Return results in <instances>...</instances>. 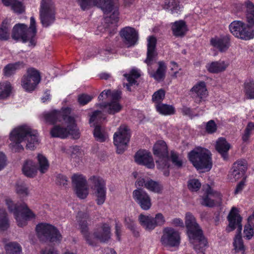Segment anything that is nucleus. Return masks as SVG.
Instances as JSON below:
<instances>
[{"label":"nucleus","mask_w":254,"mask_h":254,"mask_svg":"<svg viewBox=\"0 0 254 254\" xmlns=\"http://www.w3.org/2000/svg\"><path fill=\"white\" fill-rule=\"evenodd\" d=\"M16 193L21 197H26L29 195V190L27 186L23 183H18L16 185Z\"/></svg>","instance_id":"09e8293b"},{"label":"nucleus","mask_w":254,"mask_h":254,"mask_svg":"<svg viewBox=\"0 0 254 254\" xmlns=\"http://www.w3.org/2000/svg\"><path fill=\"white\" fill-rule=\"evenodd\" d=\"M253 129H254V123H249L245 129V133L242 137L243 140L244 141H247L249 139L251 134V131Z\"/></svg>","instance_id":"bf43d9fd"},{"label":"nucleus","mask_w":254,"mask_h":254,"mask_svg":"<svg viewBox=\"0 0 254 254\" xmlns=\"http://www.w3.org/2000/svg\"><path fill=\"white\" fill-rule=\"evenodd\" d=\"M247 22L250 26L254 25V12L247 13Z\"/></svg>","instance_id":"774afa93"},{"label":"nucleus","mask_w":254,"mask_h":254,"mask_svg":"<svg viewBox=\"0 0 254 254\" xmlns=\"http://www.w3.org/2000/svg\"><path fill=\"white\" fill-rule=\"evenodd\" d=\"M188 188L192 191H197L201 187V183L197 179H192L188 182Z\"/></svg>","instance_id":"864d4df0"},{"label":"nucleus","mask_w":254,"mask_h":254,"mask_svg":"<svg viewBox=\"0 0 254 254\" xmlns=\"http://www.w3.org/2000/svg\"><path fill=\"white\" fill-rule=\"evenodd\" d=\"M233 245L237 252L244 251L245 248L241 236L238 234L234 239Z\"/></svg>","instance_id":"603ef678"},{"label":"nucleus","mask_w":254,"mask_h":254,"mask_svg":"<svg viewBox=\"0 0 254 254\" xmlns=\"http://www.w3.org/2000/svg\"><path fill=\"white\" fill-rule=\"evenodd\" d=\"M38 237L43 241L60 243L63 237L58 229L54 226L42 223L36 226Z\"/></svg>","instance_id":"6e6552de"},{"label":"nucleus","mask_w":254,"mask_h":254,"mask_svg":"<svg viewBox=\"0 0 254 254\" xmlns=\"http://www.w3.org/2000/svg\"><path fill=\"white\" fill-rule=\"evenodd\" d=\"M120 35L124 45L127 48L134 46L138 40V33L132 27L127 26L122 29Z\"/></svg>","instance_id":"5701e85b"},{"label":"nucleus","mask_w":254,"mask_h":254,"mask_svg":"<svg viewBox=\"0 0 254 254\" xmlns=\"http://www.w3.org/2000/svg\"><path fill=\"white\" fill-rule=\"evenodd\" d=\"M82 10H88L93 6L100 8L103 12L108 14L113 12L110 19L112 23H116L119 19V0H76Z\"/></svg>","instance_id":"7ed1b4c3"},{"label":"nucleus","mask_w":254,"mask_h":254,"mask_svg":"<svg viewBox=\"0 0 254 254\" xmlns=\"http://www.w3.org/2000/svg\"><path fill=\"white\" fill-rule=\"evenodd\" d=\"M153 217L150 215H145L140 214L138 216V221L146 230L151 231L155 229V224L153 222Z\"/></svg>","instance_id":"7c9ffc66"},{"label":"nucleus","mask_w":254,"mask_h":254,"mask_svg":"<svg viewBox=\"0 0 254 254\" xmlns=\"http://www.w3.org/2000/svg\"><path fill=\"white\" fill-rule=\"evenodd\" d=\"M124 76L126 77L128 83L126 84L127 88L128 91H130V86L135 84L136 82V79L138 78L140 74L138 70L132 69L128 74H125Z\"/></svg>","instance_id":"58836bf2"},{"label":"nucleus","mask_w":254,"mask_h":254,"mask_svg":"<svg viewBox=\"0 0 254 254\" xmlns=\"http://www.w3.org/2000/svg\"><path fill=\"white\" fill-rule=\"evenodd\" d=\"M165 96V91L163 89H160L157 91L155 92L152 97V100L155 104V106L157 104L162 103Z\"/></svg>","instance_id":"de8ad7c7"},{"label":"nucleus","mask_w":254,"mask_h":254,"mask_svg":"<svg viewBox=\"0 0 254 254\" xmlns=\"http://www.w3.org/2000/svg\"><path fill=\"white\" fill-rule=\"evenodd\" d=\"M217 126L213 120H210L207 122L206 125V130L209 133H212L216 131Z\"/></svg>","instance_id":"0e129e2a"},{"label":"nucleus","mask_w":254,"mask_h":254,"mask_svg":"<svg viewBox=\"0 0 254 254\" xmlns=\"http://www.w3.org/2000/svg\"><path fill=\"white\" fill-rule=\"evenodd\" d=\"M164 9L170 8L171 13L172 14H179L181 11V7L179 4V1L176 0H165L163 4Z\"/></svg>","instance_id":"c9c22d12"},{"label":"nucleus","mask_w":254,"mask_h":254,"mask_svg":"<svg viewBox=\"0 0 254 254\" xmlns=\"http://www.w3.org/2000/svg\"><path fill=\"white\" fill-rule=\"evenodd\" d=\"M221 202V194L213 190L208 186L206 190L205 194L201 199V204L206 206L212 207L216 205H219Z\"/></svg>","instance_id":"aec40b11"},{"label":"nucleus","mask_w":254,"mask_h":254,"mask_svg":"<svg viewBox=\"0 0 254 254\" xmlns=\"http://www.w3.org/2000/svg\"><path fill=\"white\" fill-rule=\"evenodd\" d=\"M134 160L137 164L144 165L148 168L154 167V163L150 153L146 150H140L137 151L134 156Z\"/></svg>","instance_id":"393cba45"},{"label":"nucleus","mask_w":254,"mask_h":254,"mask_svg":"<svg viewBox=\"0 0 254 254\" xmlns=\"http://www.w3.org/2000/svg\"><path fill=\"white\" fill-rule=\"evenodd\" d=\"M244 91L248 98L254 99V80H250L245 83Z\"/></svg>","instance_id":"49530a36"},{"label":"nucleus","mask_w":254,"mask_h":254,"mask_svg":"<svg viewBox=\"0 0 254 254\" xmlns=\"http://www.w3.org/2000/svg\"><path fill=\"white\" fill-rule=\"evenodd\" d=\"M125 223L127 227L134 233L135 236H138V232H135L134 221L129 217L125 218Z\"/></svg>","instance_id":"13d9d810"},{"label":"nucleus","mask_w":254,"mask_h":254,"mask_svg":"<svg viewBox=\"0 0 254 254\" xmlns=\"http://www.w3.org/2000/svg\"><path fill=\"white\" fill-rule=\"evenodd\" d=\"M23 66L22 62H16L7 64L3 68V73L6 76L9 77L14 74L16 71Z\"/></svg>","instance_id":"e433bc0d"},{"label":"nucleus","mask_w":254,"mask_h":254,"mask_svg":"<svg viewBox=\"0 0 254 254\" xmlns=\"http://www.w3.org/2000/svg\"><path fill=\"white\" fill-rule=\"evenodd\" d=\"M105 117H104L103 113L100 111H96L94 112L90 117L89 120V123L92 126V123L93 126L95 125V123L101 122L102 120H105Z\"/></svg>","instance_id":"8fccbe9b"},{"label":"nucleus","mask_w":254,"mask_h":254,"mask_svg":"<svg viewBox=\"0 0 254 254\" xmlns=\"http://www.w3.org/2000/svg\"><path fill=\"white\" fill-rule=\"evenodd\" d=\"M5 202L9 211L14 214L17 225L19 227L26 226L28 220L35 217L34 213L24 202L15 204L9 198H5Z\"/></svg>","instance_id":"39448f33"},{"label":"nucleus","mask_w":254,"mask_h":254,"mask_svg":"<svg viewBox=\"0 0 254 254\" xmlns=\"http://www.w3.org/2000/svg\"><path fill=\"white\" fill-rule=\"evenodd\" d=\"M74 191L80 199L85 198L88 193V188L85 177L82 175L74 174L71 178Z\"/></svg>","instance_id":"f3484780"},{"label":"nucleus","mask_w":254,"mask_h":254,"mask_svg":"<svg viewBox=\"0 0 254 254\" xmlns=\"http://www.w3.org/2000/svg\"><path fill=\"white\" fill-rule=\"evenodd\" d=\"M96 140L99 142L105 141L108 138V135L104 128L100 126H95L93 132Z\"/></svg>","instance_id":"4c0bfd02"},{"label":"nucleus","mask_w":254,"mask_h":254,"mask_svg":"<svg viewBox=\"0 0 254 254\" xmlns=\"http://www.w3.org/2000/svg\"><path fill=\"white\" fill-rule=\"evenodd\" d=\"M132 197L140 208L144 210H149L151 206V199L149 195L144 190L137 189L133 191Z\"/></svg>","instance_id":"4be33fe9"},{"label":"nucleus","mask_w":254,"mask_h":254,"mask_svg":"<svg viewBox=\"0 0 254 254\" xmlns=\"http://www.w3.org/2000/svg\"><path fill=\"white\" fill-rule=\"evenodd\" d=\"M64 121L68 124V128L62 127L60 126H55L51 130V136L54 137L64 138L67 137L68 135H70L73 138H79V130L77 128L73 117L70 116H68L66 120Z\"/></svg>","instance_id":"9d476101"},{"label":"nucleus","mask_w":254,"mask_h":254,"mask_svg":"<svg viewBox=\"0 0 254 254\" xmlns=\"http://www.w3.org/2000/svg\"><path fill=\"white\" fill-rule=\"evenodd\" d=\"M9 144L14 152H20L24 150L22 143H24L27 149L33 150L39 143V135L36 130L27 125H22L14 128L10 133Z\"/></svg>","instance_id":"f03ea898"},{"label":"nucleus","mask_w":254,"mask_h":254,"mask_svg":"<svg viewBox=\"0 0 254 254\" xmlns=\"http://www.w3.org/2000/svg\"><path fill=\"white\" fill-rule=\"evenodd\" d=\"M145 188L148 190L156 193H159L162 189L161 186L158 183L148 178H147Z\"/></svg>","instance_id":"a18cd8bd"},{"label":"nucleus","mask_w":254,"mask_h":254,"mask_svg":"<svg viewBox=\"0 0 254 254\" xmlns=\"http://www.w3.org/2000/svg\"><path fill=\"white\" fill-rule=\"evenodd\" d=\"M37 167L35 163L30 160H28L24 163L22 171L23 174L28 177H34L37 173Z\"/></svg>","instance_id":"473e14b6"},{"label":"nucleus","mask_w":254,"mask_h":254,"mask_svg":"<svg viewBox=\"0 0 254 254\" xmlns=\"http://www.w3.org/2000/svg\"><path fill=\"white\" fill-rule=\"evenodd\" d=\"M190 93L195 102L204 101L208 95L206 83L203 81L196 82L190 89Z\"/></svg>","instance_id":"412c9836"},{"label":"nucleus","mask_w":254,"mask_h":254,"mask_svg":"<svg viewBox=\"0 0 254 254\" xmlns=\"http://www.w3.org/2000/svg\"><path fill=\"white\" fill-rule=\"evenodd\" d=\"M173 34L176 37L183 36L188 31L185 22L183 20L176 21L172 24Z\"/></svg>","instance_id":"c85d7f7f"},{"label":"nucleus","mask_w":254,"mask_h":254,"mask_svg":"<svg viewBox=\"0 0 254 254\" xmlns=\"http://www.w3.org/2000/svg\"><path fill=\"white\" fill-rule=\"evenodd\" d=\"M244 174L238 171L237 170H233L230 173L229 176L231 181H236L241 178H242L244 176Z\"/></svg>","instance_id":"e2e57ef3"},{"label":"nucleus","mask_w":254,"mask_h":254,"mask_svg":"<svg viewBox=\"0 0 254 254\" xmlns=\"http://www.w3.org/2000/svg\"><path fill=\"white\" fill-rule=\"evenodd\" d=\"M10 5L15 12L20 13L24 11V6L22 3L16 0H14V1Z\"/></svg>","instance_id":"4d7b16f0"},{"label":"nucleus","mask_w":254,"mask_h":254,"mask_svg":"<svg viewBox=\"0 0 254 254\" xmlns=\"http://www.w3.org/2000/svg\"><path fill=\"white\" fill-rule=\"evenodd\" d=\"M122 233V225L118 222H116L115 225V234L118 240H121Z\"/></svg>","instance_id":"338daca9"},{"label":"nucleus","mask_w":254,"mask_h":254,"mask_svg":"<svg viewBox=\"0 0 254 254\" xmlns=\"http://www.w3.org/2000/svg\"><path fill=\"white\" fill-rule=\"evenodd\" d=\"M158 68L156 71H149L151 77L154 78L157 81H161L165 77L166 66L163 62H158Z\"/></svg>","instance_id":"f704fd0d"},{"label":"nucleus","mask_w":254,"mask_h":254,"mask_svg":"<svg viewBox=\"0 0 254 254\" xmlns=\"http://www.w3.org/2000/svg\"><path fill=\"white\" fill-rule=\"evenodd\" d=\"M41 22L43 26L48 27L55 20V6L53 0H41L39 8Z\"/></svg>","instance_id":"9b49d317"},{"label":"nucleus","mask_w":254,"mask_h":254,"mask_svg":"<svg viewBox=\"0 0 254 254\" xmlns=\"http://www.w3.org/2000/svg\"><path fill=\"white\" fill-rule=\"evenodd\" d=\"M233 169L237 170L238 171L245 174L247 169V163L245 160H238L233 165Z\"/></svg>","instance_id":"3c124183"},{"label":"nucleus","mask_w":254,"mask_h":254,"mask_svg":"<svg viewBox=\"0 0 254 254\" xmlns=\"http://www.w3.org/2000/svg\"><path fill=\"white\" fill-rule=\"evenodd\" d=\"M89 214L87 212L79 211L76 216L79 228L84 235L87 243L92 246H95L97 241L101 243L108 242L111 238V227L108 223H101L94 229L92 234L88 233L87 221Z\"/></svg>","instance_id":"f257e3e1"},{"label":"nucleus","mask_w":254,"mask_h":254,"mask_svg":"<svg viewBox=\"0 0 254 254\" xmlns=\"http://www.w3.org/2000/svg\"><path fill=\"white\" fill-rule=\"evenodd\" d=\"M161 242L164 246L178 247L180 243V234L172 228H165L161 238Z\"/></svg>","instance_id":"a211bd4d"},{"label":"nucleus","mask_w":254,"mask_h":254,"mask_svg":"<svg viewBox=\"0 0 254 254\" xmlns=\"http://www.w3.org/2000/svg\"><path fill=\"white\" fill-rule=\"evenodd\" d=\"M156 111L161 115L170 116L175 114L176 110L175 107L171 105L161 103L155 105Z\"/></svg>","instance_id":"72a5a7b5"},{"label":"nucleus","mask_w":254,"mask_h":254,"mask_svg":"<svg viewBox=\"0 0 254 254\" xmlns=\"http://www.w3.org/2000/svg\"><path fill=\"white\" fill-rule=\"evenodd\" d=\"M244 233V237L248 240L251 239L254 235V211L248 218V224L245 226Z\"/></svg>","instance_id":"2f4dec72"},{"label":"nucleus","mask_w":254,"mask_h":254,"mask_svg":"<svg viewBox=\"0 0 254 254\" xmlns=\"http://www.w3.org/2000/svg\"><path fill=\"white\" fill-rule=\"evenodd\" d=\"M9 226V220L6 211L3 209H0V230H6Z\"/></svg>","instance_id":"c03bdc74"},{"label":"nucleus","mask_w":254,"mask_h":254,"mask_svg":"<svg viewBox=\"0 0 254 254\" xmlns=\"http://www.w3.org/2000/svg\"><path fill=\"white\" fill-rule=\"evenodd\" d=\"M153 222L155 224V228L157 226H162L165 223V218L164 215L161 213H157L155 217H153Z\"/></svg>","instance_id":"6e6d98bb"},{"label":"nucleus","mask_w":254,"mask_h":254,"mask_svg":"<svg viewBox=\"0 0 254 254\" xmlns=\"http://www.w3.org/2000/svg\"><path fill=\"white\" fill-rule=\"evenodd\" d=\"M5 254H21L22 249L19 244L16 242H10L4 247Z\"/></svg>","instance_id":"a19ab883"},{"label":"nucleus","mask_w":254,"mask_h":254,"mask_svg":"<svg viewBox=\"0 0 254 254\" xmlns=\"http://www.w3.org/2000/svg\"><path fill=\"white\" fill-rule=\"evenodd\" d=\"M153 153L159 158L156 161L158 168L163 171V174L165 176H168L169 175L168 168L170 165L168 156V148L164 141H157L153 147Z\"/></svg>","instance_id":"1a4fd4ad"},{"label":"nucleus","mask_w":254,"mask_h":254,"mask_svg":"<svg viewBox=\"0 0 254 254\" xmlns=\"http://www.w3.org/2000/svg\"><path fill=\"white\" fill-rule=\"evenodd\" d=\"M229 64L224 61L219 60L209 63L206 65L207 70L211 73L218 74L226 70Z\"/></svg>","instance_id":"cd10ccee"},{"label":"nucleus","mask_w":254,"mask_h":254,"mask_svg":"<svg viewBox=\"0 0 254 254\" xmlns=\"http://www.w3.org/2000/svg\"><path fill=\"white\" fill-rule=\"evenodd\" d=\"M112 92L113 91L110 90H105L101 93L98 97V99L99 100H103L107 99L111 100Z\"/></svg>","instance_id":"69168bd1"},{"label":"nucleus","mask_w":254,"mask_h":254,"mask_svg":"<svg viewBox=\"0 0 254 254\" xmlns=\"http://www.w3.org/2000/svg\"><path fill=\"white\" fill-rule=\"evenodd\" d=\"M215 147L217 151L224 159L227 157V152L230 148V145L224 138L220 137L218 139Z\"/></svg>","instance_id":"c756f323"},{"label":"nucleus","mask_w":254,"mask_h":254,"mask_svg":"<svg viewBox=\"0 0 254 254\" xmlns=\"http://www.w3.org/2000/svg\"><path fill=\"white\" fill-rule=\"evenodd\" d=\"M37 32L36 20L34 17L30 18V25L29 28L24 24H16L12 29V37L15 40L22 39L23 42L29 41L30 45L36 44L35 37Z\"/></svg>","instance_id":"423d86ee"},{"label":"nucleus","mask_w":254,"mask_h":254,"mask_svg":"<svg viewBox=\"0 0 254 254\" xmlns=\"http://www.w3.org/2000/svg\"><path fill=\"white\" fill-rule=\"evenodd\" d=\"M170 157L172 163L175 166L179 168L182 166V160L176 152L172 151Z\"/></svg>","instance_id":"5fc2aeb1"},{"label":"nucleus","mask_w":254,"mask_h":254,"mask_svg":"<svg viewBox=\"0 0 254 254\" xmlns=\"http://www.w3.org/2000/svg\"><path fill=\"white\" fill-rule=\"evenodd\" d=\"M185 224L190 242L196 250L202 249L207 246V242L203 235L202 231L196 222L194 217L190 212L186 214Z\"/></svg>","instance_id":"20e7f679"},{"label":"nucleus","mask_w":254,"mask_h":254,"mask_svg":"<svg viewBox=\"0 0 254 254\" xmlns=\"http://www.w3.org/2000/svg\"><path fill=\"white\" fill-rule=\"evenodd\" d=\"M156 38L153 36H149L147 38V57L145 63L148 65L152 64L157 56V53L156 51Z\"/></svg>","instance_id":"a878e982"},{"label":"nucleus","mask_w":254,"mask_h":254,"mask_svg":"<svg viewBox=\"0 0 254 254\" xmlns=\"http://www.w3.org/2000/svg\"><path fill=\"white\" fill-rule=\"evenodd\" d=\"M130 137L129 130L126 125H122L114 134V143L117 152L121 154L126 150Z\"/></svg>","instance_id":"2eb2a0df"},{"label":"nucleus","mask_w":254,"mask_h":254,"mask_svg":"<svg viewBox=\"0 0 254 254\" xmlns=\"http://www.w3.org/2000/svg\"><path fill=\"white\" fill-rule=\"evenodd\" d=\"M56 181L57 185L64 187H66L68 182L66 177L62 174L57 175Z\"/></svg>","instance_id":"052dcab7"},{"label":"nucleus","mask_w":254,"mask_h":254,"mask_svg":"<svg viewBox=\"0 0 254 254\" xmlns=\"http://www.w3.org/2000/svg\"><path fill=\"white\" fill-rule=\"evenodd\" d=\"M228 220L229 221V231L234 230L237 226L239 233H240L242 226L241 224L242 221V218L238 214L237 208L233 207L229 214L228 216Z\"/></svg>","instance_id":"bb28decb"},{"label":"nucleus","mask_w":254,"mask_h":254,"mask_svg":"<svg viewBox=\"0 0 254 254\" xmlns=\"http://www.w3.org/2000/svg\"><path fill=\"white\" fill-rule=\"evenodd\" d=\"M189 158L193 165L197 169L209 170L212 167L211 153L208 149L197 147L190 152Z\"/></svg>","instance_id":"0eeeda50"},{"label":"nucleus","mask_w":254,"mask_h":254,"mask_svg":"<svg viewBox=\"0 0 254 254\" xmlns=\"http://www.w3.org/2000/svg\"><path fill=\"white\" fill-rule=\"evenodd\" d=\"M38 163V169L41 173H45L49 169V163L47 159L42 154H38L37 156Z\"/></svg>","instance_id":"79ce46f5"},{"label":"nucleus","mask_w":254,"mask_h":254,"mask_svg":"<svg viewBox=\"0 0 254 254\" xmlns=\"http://www.w3.org/2000/svg\"><path fill=\"white\" fill-rule=\"evenodd\" d=\"M229 29L234 36L243 40H249L254 37V31L241 21L232 22L229 25Z\"/></svg>","instance_id":"dca6fc26"},{"label":"nucleus","mask_w":254,"mask_h":254,"mask_svg":"<svg viewBox=\"0 0 254 254\" xmlns=\"http://www.w3.org/2000/svg\"><path fill=\"white\" fill-rule=\"evenodd\" d=\"M210 44L220 53H225L231 46L230 36H215L210 40Z\"/></svg>","instance_id":"b1692460"},{"label":"nucleus","mask_w":254,"mask_h":254,"mask_svg":"<svg viewBox=\"0 0 254 254\" xmlns=\"http://www.w3.org/2000/svg\"><path fill=\"white\" fill-rule=\"evenodd\" d=\"M121 95V91H113L110 102L100 104V108L110 114H115L119 112L122 109V106L119 103Z\"/></svg>","instance_id":"6ab92c4d"},{"label":"nucleus","mask_w":254,"mask_h":254,"mask_svg":"<svg viewBox=\"0 0 254 254\" xmlns=\"http://www.w3.org/2000/svg\"><path fill=\"white\" fill-rule=\"evenodd\" d=\"M93 97L87 94H83L78 96V101L81 105H85L89 102Z\"/></svg>","instance_id":"680f3d73"},{"label":"nucleus","mask_w":254,"mask_h":254,"mask_svg":"<svg viewBox=\"0 0 254 254\" xmlns=\"http://www.w3.org/2000/svg\"><path fill=\"white\" fill-rule=\"evenodd\" d=\"M90 186L96 197L98 205L103 204L106 197V188L105 181L100 177L93 176L89 179Z\"/></svg>","instance_id":"f8f14e48"},{"label":"nucleus","mask_w":254,"mask_h":254,"mask_svg":"<svg viewBox=\"0 0 254 254\" xmlns=\"http://www.w3.org/2000/svg\"><path fill=\"white\" fill-rule=\"evenodd\" d=\"M9 21L7 19L3 20L0 27V40L5 41L9 38Z\"/></svg>","instance_id":"ea45409f"},{"label":"nucleus","mask_w":254,"mask_h":254,"mask_svg":"<svg viewBox=\"0 0 254 254\" xmlns=\"http://www.w3.org/2000/svg\"><path fill=\"white\" fill-rule=\"evenodd\" d=\"M40 81L39 71L33 67H30L27 69L26 73L22 76L21 85L25 91L30 92L36 89Z\"/></svg>","instance_id":"ddd939ff"},{"label":"nucleus","mask_w":254,"mask_h":254,"mask_svg":"<svg viewBox=\"0 0 254 254\" xmlns=\"http://www.w3.org/2000/svg\"><path fill=\"white\" fill-rule=\"evenodd\" d=\"M71 109L62 108L61 110H54L44 112L39 116L40 120L50 125H54L58 122L65 121L68 116H70Z\"/></svg>","instance_id":"4468645a"},{"label":"nucleus","mask_w":254,"mask_h":254,"mask_svg":"<svg viewBox=\"0 0 254 254\" xmlns=\"http://www.w3.org/2000/svg\"><path fill=\"white\" fill-rule=\"evenodd\" d=\"M11 91V86L9 82L5 81L0 83V99L8 97Z\"/></svg>","instance_id":"37998d69"}]
</instances>
